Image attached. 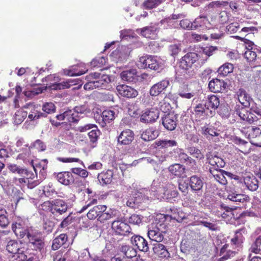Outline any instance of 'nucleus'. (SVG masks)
<instances>
[{
    "instance_id": "nucleus-1",
    "label": "nucleus",
    "mask_w": 261,
    "mask_h": 261,
    "mask_svg": "<svg viewBox=\"0 0 261 261\" xmlns=\"http://www.w3.org/2000/svg\"><path fill=\"white\" fill-rule=\"evenodd\" d=\"M12 229L16 236L23 238L25 235L29 240L31 247L36 250H40L44 247V243L40 232L34 231L32 229H28L23 221L19 218L12 224Z\"/></svg>"
},
{
    "instance_id": "nucleus-2",
    "label": "nucleus",
    "mask_w": 261,
    "mask_h": 261,
    "mask_svg": "<svg viewBox=\"0 0 261 261\" xmlns=\"http://www.w3.org/2000/svg\"><path fill=\"white\" fill-rule=\"evenodd\" d=\"M28 245L26 243H18L15 240H10L6 246L7 251L14 254L13 261H33L34 255L28 251Z\"/></svg>"
},
{
    "instance_id": "nucleus-3",
    "label": "nucleus",
    "mask_w": 261,
    "mask_h": 261,
    "mask_svg": "<svg viewBox=\"0 0 261 261\" xmlns=\"http://www.w3.org/2000/svg\"><path fill=\"white\" fill-rule=\"evenodd\" d=\"M43 210L49 211L55 216H60L67 211L68 206L67 204L62 199H55L51 201L44 202L42 205Z\"/></svg>"
},
{
    "instance_id": "nucleus-4",
    "label": "nucleus",
    "mask_w": 261,
    "mask_h": 261,
    "mask_svg": "<svg viewBox=\"0 0 261 261\" xmlns=\"http://www.w3.org/2000/svg\"><path fill=\"white\" fill-rule=\"evenodd\" d=\"M166 225L163 223L157 222L151 223L148 227V237L153 241L162 242L164 238V233L166 232Z\"/></svg>"
},
{
    "instance_id": "nucleus-5",
    "label": "nucleus",
    "mask_w": 261,
    "mask_h": 261,
    "mask_svg": "<svg viewBox=\"0 0 261 261\" xmlns=\"http://www.w3.org/2000/svg\"><path fill=\"white\" fill-rule=\"evenodd\" d=\"M158 186V181L154 180L151 184L150 190L144 189L135 192L134 195L136 199H139V204L148 202L153 197H157L159 192V190L157 189Z\"/></svg>"
},
{
    "instance_id": "nucleus-6",
    "label": "nucleus",
    "mask_w": 261,
    "mask_h": 261,
    "mask_svg": "<svg viewBox=\"0 0 261 261\" xmlns=\"http://www.w3.org/2000/svg\"><path fill=\"white\" fill-rule=\"evenodd\" d=\"M198 56L195 53L187 54L182 57L179 62V67L183 69L186 73L192 75L195 63L198 60Z\"/></svg>"
},
{
    "instance_id": "nucleus-7",
    "label": "nucleus",
    "mask_w": 261,
    "mask_h": 261,
    "mask_svg": "<svg viewBox=\"0 0 261 261\" xmlns=\"http://www.w3.org/2000/svg\"><path fill=\"white\" fill-rule=\"evenodd\" d=\"M87 78L95 80L96 88L110 90L113 89L111 77L107 74L101 75L99 73H91Z\"/></svg>"
},
{
    "instance_id": "nucleus-8",
    "label": "nucleus",
    "mask_w": 261,
    "mask_h": 261,
    "mask_svg": "<svg viewBox=\"0 0 261 261\" xmlns=\"http://www.w3.org/2000/svg\"><path fill=\"white\" fill-rule=\"evenodd\" d=\"M46 81L49 83L47 84L48 87L51 90H57L68 88L73 85L71 80H67L59 83L60 78L59 76L54 74L50 75L46 77Z\"/></svg>"
},
{
    "instance_id": "nucleus-9",
    "label": "nucleus",
    "mask_w": 261,
    "mask_h": 261,
    "mask_svg": "<svg viewBox=\"0 0 261 261\" xmlns=\"http://www.w3.org/2000/svg\"><path fill=\"white\" fill-rule=\"evenodd\" d=\"M237 114L242 120L249 123H252L261 119V110L250 111L242 108L240 111H237Z\"/></svg>"
},
{
    "instance_id": "nucleus-10",
    "label": "nucleus",
    "mask_w": 261,
    "mask_h": 261,
    "mask_svg": "<svg viewBox=\"0 0 261 261\" xmlns=\"http://www.w3.org/2000/svg\"><path fill=\"white\" fill-rule=\"evenodd\" d=\"M129 53V49L127 46H119L112 53L111 58L115 62H123L126 60Z\"/></svg>"
},
{
    "instance_id": "nucleus-11",
    "label": "nucleus",
    "mask_w": 261,
    "mask_h": 261,
    "mask_svg": "<svg viewBox=\"0 0 261 261\" xmlns=\"http://www.w3.org/2000/svg\"><path fill=\"white\" fill-rule=\"evenodd\" d=\"M159 113V110L155 108L145 110L141 115L140 121L145 123L153 122L158 119Z\"/></svg>"
},
{
    "instance_id": "nucleus-12",
    "label": "nucleus",
    "mask_w": 261,
    "mask_h": 261,
    "mask_svg": "<svg viewBox=\"0 0 261 261\" xmlns=\"http://www.w3.org/2000/svg\"><path fill=\"white\" fill-rule=\"evenodd\" d=\"M159 186H158V190H159V192L158 193V196H159L162 192H163L165 198L166 199H170L173 197H176L178 193L176 190V187L175 185L172 183H168L165 187H164V189H161L160 187V182L158 180Z\"/></svg>"
},
{
    "instance_id": "nucleus-13",
    "label": "nucleus",
    "mask_w": 261,
    "mask_h": 261,
    "mask_svg": "<svg viewBox=\"0 0 261 261\" xmlns=\"http://www.w3.org/2000/svg\"><path fill=\"white\" fill-rule=\"evenodd\" d=\"M170 85L168 79H164L152 85L149 90L152 96H157L164 92Z\"/></svg>"
},
{
    "instance_id": "nucleus-14",
    "label": "nucleus",
    "mask_w": 261,
    "mask_h": 261,
    "mask_svg": "<svg viewBox=\"0 0 261 261\" xmlns=\"http://www.w3.org/2000/svg\"><path fill=\"white\" fill-rule=\"evenodd\" d=\"M112 229L118 234L128 235L130 233V226L126 223L119 220L114 221L112 223Z\"/></svg>"
},
{
    "instance_id": "nucleus-15",
    "label": "nucleus",
    "mask_w": 261,
    "mask_h": 261,
    "mask_svg": "<svg viewBox=\"0 0 261 261\" xmlns=\"http://www.w3.org/2000/svg\"><path fill=\"white\" fill-rule=\"evenodd\" d=\"M116 90L120 95L128 98L136 97L138 94L136 89L126 85H118Z\"/></svg>"
},
{
    "instance_id": "nucleus-16",
    "label": "nucleus",
    "mask_w": 261,
    "mask_h": 261,
    "mask_svg": "<svg viewBox=\"0 0 261 261\" xmlns=\"http://www.w3.org/2000/svg\"><path fill=\"white\" fill-rule=\"evenodd\" d=\"M87 71L85 65L81 63L77 65L72 66L69 69H63L62 72L65 75L73 76L82 75Z\"/></svg>"
},
{
    "instance_id": "nucleus-17",
    "label": "nucleus",
    "mask_w": 261,
    "mask_h": 261,
    "mask_svg": "<svg viewBox=\"0 0 261 261\" xmlns=\"http://www.w3.org/2000/svg\"><path fill=\"white\" fill-rule=\"evenodd\" d=\"M23 108L26 109L28 113V118L30 120H36L41 117H46V115L40 112L37 109V107L32 103L25 104Z\"/></svg>"
},
{
    "instance_id": "nucleus-18",
    "label": "nucleus",
    "mask_w": 261,
    "mask_h": 261,
    "mask_svg": "<svg viewBox=\"0 0 261 261\" xmlns=\"http://www.w3.org/2000/svg\"><path fill=\"white\" fill-rule=\"evenodd\" d=\"M226 83L218 79L211 80L208 84L210 90L214 93L224 92L226 89Z\"/></svg>"
},
{
    "instance_id": "nucleus-19",
    "label": "nucleus",
    "mask_w": 261,
    "mask_h": 261,
    "mask_svg": "<svg viewBox=\"0 0 261 261\" xmlns=\"http://www.w3.org/2000/svg\"><path fill=\"white\" fill-rule=\"evenodd\" d=\"M131 243L141 251L147 252L148 250L149 247L147 242L140 236H133L131 238Z\"/></svg>"
},
{
    "instance_id": "nucleus-20",
    "label": "nucleus",
    "mask_w": 261,
    "mask_h": 261,
    "mask_svg": "<svg viewBox=\"0 0 261 261\" xmlns=\"http://www.w3.org/2000/svg\"><path fill=\"white\" fill-rule=\"evenodd\" d=\"M162 124L168 130H174L177 125V117L173 114L165 115L162 118Z\"/></svg>"
},
{
    "instance_id": "nucleus-21",
    "label": "nucleus",
    "mask_w": 261,
    "mask_h": 261,
    "mask_svg": "<svg viewBox=\"0 0 261 261\" xmlns=\"http://www.w3.org/2000/svg\"><path fill=\"white\" fill-rule=\"evenodd\" d=\"M193 25L194 29H210L212 27L210 21L207 17L204 15H201L195 18L193 21Z\"/></svg>"
},
{
    "instance_id": "nucleus-22",
    "label": "nucleus",
    "mask_w": 261,
    "mask_h": 261,
    "mask_svg": "<svg viewBox=\"0 0 261 261\" xmlns=\"http://www.w3.org/2000/svg\"><path fill=\"white\" fill-rule=\"evenodd\" d=\"M193 114L195 116L196 121L198 119H203L205 117L211 115L204 102L198 103L194 107Z\"/></svg>"
},
{
    "instance_id": "nucleus-23",
    "label": "nucleus",
    "mask_w": 261,
    "mask_h": 261,
    "mask_svg": "<svg viewBox=\"0 0 261 261\" xmlns=\"http://www.w3.org/2000/svg\"><path fill=\"white\" fill-rule=\"evenodd\" d=\"M116 115L117 112L114 110L107 109L104 110L101 114L102 120L99 122V124L102 127H105L107 123L114 120Z\"/></svg>"
},
{
    "instance_id": "nucleus-24",
    "label": "nucleus",
    "mask_w": 261,
    "mask_h": 261,
    "mask_svg": "<svg viewBox=\"0 0 261 261\" xmlns=\"http://www.w3.org/2000/svg\"><path fill=\"white\" fill-rule=\"evenodd\" d=\"M137 31L140 32L141 34L146 38L154 39L157 36L158 30L156 25H151L138 29Z\"/></svg>"
},
{
    "instance_id": "nucleus-25",
    "label": "nucleus",
    "mask_w": 261,
    "mask_h": 261,
    "mask_svg": "<svg viewBox=\"0 0 261 261\" xmlns=\"http://www.w3.org/2000/svg\"><path fill=\"white\" fill-rule=\"evenodd\" d=\"M134 135L130 129L123 130L118 138V141L119 143L123 145L129 144L134 140Z\"/></svg>"
},
{
    "instance_id": "nucleus-26",
    "label": "nucleus",
    "mask_w": 261,
    "mask_h": 261,
    "mask_svg": "<svg viewBox=\"0 0 261 261\" xmlns=\"http://www.w3.org/2000/svg\"><path fill=\"white\" fill-rule=\"evenodd\" d=\"M204 103L210 112V115H212L213 111H215L219 107L220 100L217 96L213 95L208 97Z\"/></svg>"
},
{
    "instance_id": "nucleus-27",
    "label": "nucleus",
    "mask_w": 261,
    "mask_h": 261,
    "mask_svg": "<svg viewBox=\"0 0 261 261\" xmlns=\"http://www.w3.org/2000/svg\"><path fill=\"white\" fill-rule=\"evenodd\" d=\"M208 163L212 166L210 169H220L224 167L225 163L224 160L217 155H210L207 156Z\"/></svg>"
},
{
    "instance_id": "nucleus-28",
    "label": "nucleus",
    "mask_w": 261,
    "mask_h": 261,
    "mask_svg": "<svg viewBox=\"0 0 261 261\" xmlns=\"http://www.w3.org/2000/svg\"><path fill=\"white\" fill-rule=\"evenodd\" d=\"M57 179L63 185L67 186L74 182V178L69 172H62L57 175Z\"/></svg>"
},
{
    "instance_id": "nucleus-29",
    "label": "nucleus",
    "mask_w": 261,
    "mask_h": 261,
    "mask_svg": "<svg viewBox=\"0 0 261 261\" xmlns=\"http://www.w3.org/2000/svg\"><path fill=\"white\" fill-rule=\"evenodd\" d=\"M107 206L105 205H98L90 209L87 214V217L90 220L98 218L102 212L106 211Z\"/></svg>"
},
{
    "instance_id": "nucleus-30",
    "label": "nucleus",
    "mask_w": 261,
    "mask_h": 261,
    "mask_svg": "<svg viewBox=\"0 0 261 261\" xmlns=\"http://www.w3.org/2000/svg\"><path fill=\"white\" fill-rule=\"evenodd\" d=\"M159 136V132L153 127H150L143 130L141 138L145 141H149L155 139Z\"/></svg>"
},
{
    "instance_id": "nucleus-31",
    "label": "nucleus",
    "mask_w": 261,
    "mask_h": 261,
    "mask_svg": "<svg viewBox=\"0 0 261 261\" xmlns=\"http://www.w3.org/2000/svg\"><path fill=\"white\" fill-rule=\"evenodd\" d=\"M189 184L193 191H199L203 187V181L200 177L193 175L190 178Z\"/></svg>"
},
{
    "instance_id": "nucleus-32",
    "label": "nucleus",
    "mask_w": 261,
    "mask_h": 261,
    "mask_svg": "<svg viewBox=\"0 0 261 261\" xmlns=\"http://www.w3.org/2000/svg\"><path fill=\"white\" fill-rule=\"evenodd\" d=\"M24 141L22 138H19L16 143L17 147L20 148L18 151L22 152V153H20L18 158L22 160L26 159V155L29 153V150L30 149L28 144H24Z\"/></svg>"
},
{
    "instance_id": "nucleus-33",
    "label": "nucleus",
    "mask_w": 261,
    "mask_h": 261,
    "mask_svg": "<svg viewBox=\"0 0 261 261\" xmlns=\"http://www.w3.org/2000/svg\"><path fill=\"white\" fill-rule=\"evenodd\" d=\"M244 182L246 187L250 191H256L258 187V181L252 175L245 176Z\"/></svg>"
},
{
    "instance_id": "nucleus-34",
    "label": "nucleus",
    "mask_w": 261,
    "mask_h": 261,
    "mask_svg": "<svg viewBox=\"0 0 261 261\" xmlns=\"http://www.w3.org/2000/svg\"><path fill=\"white\" fill-rule=\"evenodd\" d=\"M113 172L111 170H108L106 172H102L98 175L97 178L100 184L105 185L109 184L112 180Z\"/></svg>"
},
{
    "instance_id": "nucleus-35",
    "label": "nucleus",
    "mask_w": 261,
    "mask_h": 261,
    "mask_svg": "<svg viewBox=\"0 0 261 261\" xmlns=\"http://www.w3.org/2000/svg\"><path fill=\"white\" fill-rule=\"evenodd\" d=\"M238 99L239 102L244 107H247L250 105L251 98L245 90L240 89L237 92Z\"/></svg>"
},
{
    "instance_id": "nucleus-36",
    "label": "nucleus",
    "mask_w": 261,
    "mask_h": 261,
    "mask_svg": "<svg viewBox=\"0 0 261 261\" xmlns=\"http://www.w3.org/2000/svg\"><path fill=\"white\" fill-rule=\"evenodd\" d=\"M198 132L204 135L206 138L210 139L211 137L218 135V133L216 132L211 126L204 124L198 128Z\"/></svg>"
},
{
    "instance_id": "nucleus-37",
    "label": "nucleus",
    "mask_w": 261,
    "mask_h": 261,
    "mask_svg": "<svg viewBox=\"0 0 261 261\" xmlns=\"http://www.w3.org/2000/svg\"><path fill=\"white\" fill-rule=\"evenodd\" d=\"M137 71L135 69H127L123 71L120 76L123 81L132 82L136 79Z\"/></svg>"
},
{
    "instance_id": "nucleus-38",
    "label": "nucleus",
    "mask_w": 261,
    "mask_h": 261,
    "mask_svg": "<svg viewBox=\"0 0 261 261\" xmlns=\"http://www.w3.org/2000/svg\"><path fill=\"white\" fill-rule=\"evenodd\" d=\"M153 252L156 255L161 258H167L170 254L165 246L162 244H156L153 248Z\"/></svg>"
},
{
    "instance_id": "nucleus-39",
    "label": "nucleus",
    "mask_w": 261,
    "mask_h": 261,
    "mask_svg": "<svg viewBox=\"0 0 261 261\" xmlns=\"http://www.w3.org/2000/svg\"><path fill=\"white\" fill-rule=\"evenodd\" d=\"M249 197L247 195L238 194L235 192H230L227 195V199L237 203H243L248 200Z\"/></svg>"
},
{
    "instance_id": "nucleus-40",
    "label": "nucleus",
    "mask_w": 261,
    "mask_h": 261,
    "mask_svg": "<svg viewBox=\"0 0 261 261\" xmlns=\"http://www.w3.org/2000/svg\"><path fill=\"white\" fill-rule=\"evenodd\" d=\"M210 172L214 176L215 178L220 184L225 185L227 183V180L224 176V173H226L224 170L221 169H210Z\"/></svg>"
},
{
    "instance_id": "nucleus-41",
    "label": "nucleus",
    "mask_w": 261,
    "mask_h": 261,
    "mask_svg": "<svg viewBox=\"0 0 261 261\" xmlns=\"http://www.w3.org/2000/svg\"><path fill=\"white\" fill-rule=\"evenodd\" d=\"M67 241V236L65 233H62L56 237L53 242L52 248L56 250L58 249L61 246L64 245Z\"/></svg>"
},
{
    "instance_id": "nucleus-42",
    "label": "nucleus",
    "mask_w": 261,
    "mask_h": 261,
    "mask_svg": "<svg viewBox=\"0 0 261 261\" xmlns=\"http://www.w3.org/2000/svg\"><path fill=\"white\" fill-rule=\"evenodd\" d=\"M149 60L150 61H149V63H148L147 68L154 70H158L162 67V61L159 58L149 56Z\"/></svg>"
},
{
    "instance_id": "nucleus-43",
    "label": "nucleus",
    "mask_w": 261,
    "mask_h": 261,
    "mask_svg": "<svg viewBox=\"0 0 261 261\" xmlns=\"http://www.w3.org/2000/svg\"><path fill=\"white\" fill-rule=\"evenodd\" d=\"M169 172L173 175L180 177L185 173V167L179 164H174L168 168Z\"/></svg>"
},
{
    "instance_id": "nucleus-44",
    "label": "nucleus",
    "mask_w": 261,
    "mask_h": 261,
    "mask_svg": "<svg viewBox=\"0 0 261 261\" xmlns=\"http://www.w3.org/2000/svg\"><path fill=\"white\" fill-rule=\"evenodd\" d=\"M233 70V65L232 64L226 63L221 66L218 70V73L220 76L224 77L229 73H231Z\"/></svg>"
},
{
    "instance_id": "nucleus-45",
    "label": "nucleus",
    "mask_w": 261,
    "mask_h": 261,
    "mask_svg": "<svg viewBox=\"0 0 261 261\" xmlns=\"http://www.w3.org/2000/svg\"><path fill=\"white\" fill-rule=\"evenodd\" d=\"M155 147L167 148L177 145V142L174 140H160L155 142Z\"/></svg>"
},
{
    "instance_id": "nucleus-46",
    "label": "nucleus",
    "mask_w": 261,
    "mask_h": 261,
    "mask_svg": "<svg viewBox=\"0 0 261 261\" xmlns=\"http://www.w3.org/2000/svg\"><path fill=\"white\" fill-rule=\"evenodd\" d=\"M261 135V127H254L248 128L246 136L252 141V139L259 137Z\"/></svg>"
},
{
    "instance_id": "nucleus-47",
    "label": "nucleus",
    "mask_w": 261,
    "mask_h": 261,
    "mask_svg": "<svg viewBox=\"0 0 261 261\" xmlns=\"http://www.w3.org/2000/svg\"><path fill=\"white\" fill-rule=\"evenodd\" d=\"M227 245H224L221 248L220 251V255L222 256L219 259V261H224L228 258L233 257L235 255L236 252L230 250H227Z\"/></svg>"
},
{
    "instance_id": "nucleus-48",
    "label": "nucleus",
    "mask_w": 261,
    "mask_h": 261,
    "mask_svg": "<svg viewBox=\"0 0 261 261\" xmlns=\"http://www.w3.org/2000/svg\"><path fill=\"white\" fill-rule=\"evenodd\" d=\"M116 216L115 211L109 209L108 211L102 212L98 218V221L100 223H104L108 220L114 218Z\"/></svg>"
},
{
    "instance_id": "nucleus-49",
    "label": "nucleus",
    "mask_w": 261,
    "mask_h": 261,
    "mask_svg": "<svg viewBox=\"0 0 261 261\" xmlns=\"http://www.w3.org/2000/svg\"><path fill=\"white\" fill-rule=\"evenodd\" d=\"M28 113V111H24L22 110L17 111L13 118L14 123L17 125L21 123L26 118Z\"/></svg>"
},
{
    "instance_id": "nucleus-50",
    "label": "nucleus",
    "mask_w": 261,
    "mask_h": 261,
    "mask_svg": "<svg viewBox=\"0 0 261 261\" xmlns=\"http://www.w3.org/2000/svg\"><path fill=\"white\" fill-rule=\"evenodd\" d=\"M121 251L127 258H133V256H136L137 254L136 250L133 247L128 245L122 246L121 248Z\"/></svg>"
},
{
    "instance_id": "nucleus-51",
    "label": "nucleus",
    "mask_w": 261,
    "mask_h": 261,
    "mask_svg": "<svg viewBox=\"0 0 261 261\" xmlns=\"http://www.w3.org/2000/svg\"><path fill=\"white\" fill-rule=\"evenodd\" d=\"M86 106L87 105H84L80 106H76L73 109L74 114L78 118V120H79L81 117H83V116H82V115H85L89 113V109H88Z\"/></svg>"
},
{
    "instance_id": "nucleus-52",
    "label": "nucleus",
    "mask_w": 261,
    "mask_h": 261,
    "mask_svg": "<svg viewBox=\"0 0 261 261\" xmlns=\"http://www.w3.org/2000/svg\"><path fill=\"white\" fill-rule=\"evenodd\" d=\"M168 100L169 97H165L160 102L158 105V108L164 113H168L171 109V105Z\"/></svg>"
},
{
    "instance_id": "nucleus-53",
    "label": "nucleus",
    "mask_w": 261,
    "mask_h": 261,
    "mask_svg": "<svg viewBox=\"0 0 261 261\" xmlns=\"http://www.w3.org/2000/svg\"><path fill=\"white\" fill-rule=\"evenodd\" d=\"M166 0H146L143 5L144 7L149 9L156 8L161 4L164 3Z\"/></svg>"
},
{
    "instance_id": "nucleus-54",
    "label": "nucleus",
    "mask_w": 261,
    "mask_h": 261,
    "mask_svg": "<svg viewBox=\"0 0 261 261\" xmlns=\"http://www.w3.org/2000/svg\"><path fill=\"white\" fill-rule=\"evenodd\" d=\"M129 193H131V194L133 195V196L131 197L127 201H126V205L128 207H130L131 208H136V207H138L139 204V199H136V197L133 194V191H130L128 190V191Z\"/></svg>"
},
{
    "instance_id": "nucleus-55",
    "label": "nucleus",
    "mask_w": 261,
    "mask_h": 261,
    "mask_svg": "<svg viewBox=\"0 0 261 261\" xmlns=\"http://www.w3.org/2000/svg\"><path fill=\"white\" fill-rule=\"evenodd\" d=\"M66 116V120L68 122H76L79 121L78 118L74 114L73 110H69L64 112Z\"/></svg>"
},
{
    "instance_id": "nucleus-56",
    "label": "nucleus",
    "mask_w": 261,
    "mask_h": 261,
    "mask_svg": "<svg viewBox=\"0 0 261 261\" xmlns=\"http://www.w3.org/2000/svg\"><path fill=\"white\" fill-rule=\"evenodd\" d=\"M149 55H146L141 57L138 61L137 62V65L139 68L145 69L147 68L148 63H149L150 60H149Z\"/></svg>"
},
{
    "instance_id": "nucleus-57",
    "label": "nucleus",
    "mask_w": 261,
    "mask_h": 261,
    "mask_svg": "<svg viewBox=\"0 0 261 261\" xmlns=\"http://www.w3.org/2000/svg\"><path fill=\"white\" fill-rule=\"evenodd\" d=\"M100 132L99 130L97 128V127L93 128L92 130H91L88 133V136L89 137V139L90 140V141L95 143L96 142L98 138L100 135Z\"/></svg>"
},
{
    "instance_id": "nucleus-58",
    "label": "nucleus",
    "mask_w": 261,
    "mask_h": 261,
    "mask_svg": "<svg viewBox=\"0 0 261 261\" xmlns=\"http://www.w3.org/2000/svg\"><path fill=\"white\" fill-rule=\"evenodd\" d=\"M8 169L13 173H17L20 175L26 174L27 171L16 164H10L8 166Z\"/></svg>"
},
{
    "instance_id": "nucleus-59",
    "label": "nucleus",
    "mask_w": 261,
    "mask_h": 261,
    "mask_svg": "<svg viewBox=\"0 0 261 261\" xmlns=\"http://www.w3.org/2000/svg\"><path fill=\"white\" fill-rule=\"evenodd\" d=\"M106 63V59L103 57H97L93 59L91 62V65L95 67H101Z\"/></svg>"
},
{
    "instance_id": "nucleus-60",
    "label": "nucleus",
    "mask_w": 261,
    "mask_h": 261,
    "mask_svg": "<svg viewBox=\"0 0 261 261\" xmlns=\"http://www.w3.org/2000/svg\"><path fill=\"white\" fill-rule=\"evenodd\" d=\"M42 110L46 114H51L55 112L56 107L53 102H46L42 106Z\"/></svg>"
},
{
    "instance_id": "nucleus-61",
    "label": "nucleus",
    "mask_w": 261,
    "mask_h": 261,
    "mask_svg": "<svg viewBox=\"0 0 261 261\" xmlns=\"http://www.w3.org/2000/svg\"><path fill=\"white\" fill-rule=\"evenodd\" d=\"M243 236L241 232V230H239L236 232L235 236L231 239V242L234 245H239L243 242Z\"/></svg>"
},
{
    "instance_id": "nucleus-62",
    "label": "nucleus",
    "mask_w": 261,
    "mask_h": 261,
    "mask_svg": "<svg viewBox=\"0 0 261 261\" xmlns=\"http://www.w3.org/2000/svg\"><path fill=\"white\" fill-rule=\"evenodd\" d=\"M72 172L82 178H86L88 175V172L81 168H73L71 169Z\"/></svg>"
},
{
    "instance_id": "nucleus-63",
    "label": "nucleus",
    "mask_w": 261,
    "mask_h": 261,
    "mask_svg": "<svg viewBox=\"0 0 261 261\" xmlns=\"http://www.w3.org/2000/svg\"><path fill=\"white\" fill-rule=\"evenodd\" d=\"M36 148L39 151H44L46 149V146L43 142L40 140H37L32 145H31L29 148Z\"/></svg>"
},
{
    "instance_id": "nucleus-64",
    "label": "nucleus",
    "mask_w": 261,
    "mask_h": 261,
    "mask_svg": "<svg viewBox=\"0 0 261 261\" xmlns=\"http://www.w3.org/2000/svg\"><path fill=\"white\" fill-rule=\"evenodd\" d=\"M251 250L256 254L259 253L261 251V237H258L255 240L254 244L251 247Z\"/></svg>"
}]
</instances>
